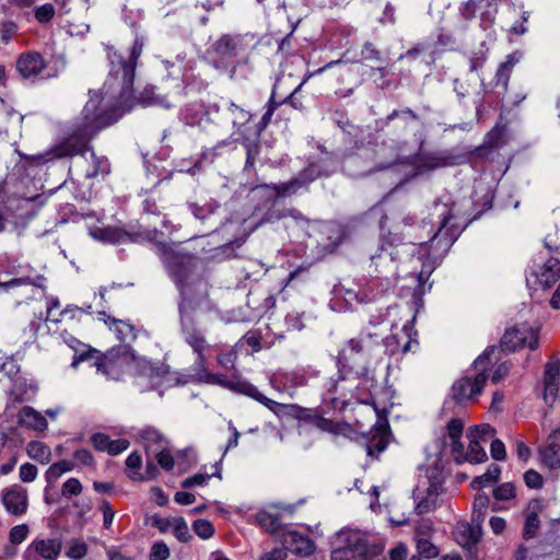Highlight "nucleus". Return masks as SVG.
<instances>
[{
  "label": "nucleus",
  "mask_w": 560,
  "mask_h": 560,
  "mask_svg": "<svg viewBox=\"0 0 560 560\" xmlns=\"http://www.w3.org/2000/svg\"><path fill=\"white\" fill-rule=\"evenodd\" d=\"M520 59L521 55L518 52L506 56V60L499 66L495 73L497 86H502L503 90H506L512 70Z\"/></svg>",
  "instance_id": "c756f323"
},
{
  "label": "nucleus",
  "mask_w": 560,
  "mask_h": 560,
  "mask_svg": "<svg viewBox=\"0 0 560 560\" xmlns=\"http://www.w3.org/2000/svg\"><path fill=\"white\" fill-rule=\"evenodd\" d=\"M207 382L220 384L226 388L232 389L233 392L243 394L245 396H248L253 398L254 400L258 401L259 404L267 407L270 411H272L276 416L280 417L282 415H285L289 412V410L293 409V405H285L277 402L267 396H265L262 393L258 390L256 386L253 384L246 382V381H224L220 376L214 374H207L206 375Z\"/></svg>",
  "instance_id": "6e6552de"
},
{
  "label": "nucleus",
  "mask_w": 560,
  "mask_h": 560,
  "mask_svg": "<svg viewBox=\"0 0 560 560\" xmlns=\"http://www.w3.org/2000/svg\"><path fill=\"white\" fill-rule=\"evenodd\" d=\"M26 451L31 458L42 464H46L50 460V448L42 442L33 441L28 443Z\"/></svg>",
  "instance_id": "e433bc0d"
},
{
  "label": "nucleus",
  "mask_w": 560,
  "mask_h": 560,
  "mask_svg": "<svg viewBox=\"0 0 560 560\" xmlns=\"http://www.w3.org/2000/svg\"><path fill=\"white\" fill-rule=\"evenodd\" d=\"M442 215L443 220L441 225L438 231L434 232L429 242L428 259L430 260V264L425 265L417 277L419 288L429 279L431 272L435 268V265H438L446 255L456 238L454 233L451 232V229L447 228L448 220L451 219L450 213L443 212Z\"/></svg>",
  "instance_id": "0eeeda50"
},
{
  "label": "nucleus",
  "mask_w": 560,
  "mask_h": 560,
  "mask_svg": "<svg viewBox=\"0 0 560 560\" xmlns=\"http://www.w3.org/2000/svg\"><path fill=\"white\" fill-rule=\"evenodd\" d=\"M515 494L514 486L510 482L502 483L493 490V495L497 500H509Z\"/></svg>",
  "instance_id": "6e6d98bb"
},
{
  "label": "nucleus",
  "mask_w": 560,
  "mask_h": 560,
  "mask_svg": "<svg viewBox=\"0 0 560 560\" xmlns=\"http://www.w3.org/2000/svg\"><path fill=\"white\" fill-rule=\"evenodd\" d=\"M361 55L368 61H382L381 52L371 43H366L363 46Z\"/></svg>",
  "instance_id": "e2e57ef3"
},
{
  "label": "nucleus",
  "mask_w": 560,
  "mask_h": 560,
  "mask_svg": "<svg viewBox=\"0 0 560 560\" xmlns=\"http://www.w3.org/2000/svg\"><path fill=\"white\" fill-rule=\"evenodd\" d=\"M373 347V340L371 336H359L348 341L347 346L343 347L338 354V362L342 369L353 366L352 363H357L370 354Z\"/></svg>",
  "instance_id": "ddd939ff"
},
{
  "label": "nucleus",
  "mask_w": 560,
  "mask_h": 560,
  "mask_svg": "<svg viewBox=\"0 0 560 560\" xmlns=\"http://www.w3.org/2000/svg\"><path fill=\"white\" fill-rule=\"evenodd\" d=\"M153 454L155 455V458L162 468L171 470L174 467L173 456L165 450V446L154 452Z\"/></svg>",
  "instance_id": "864d4df0"
},
{
  "label": "nucleus",
  "mask_w": 560,
  "mask_h": 560,
  "mask_svg": "<svg viewBox=\"0 0 560 560\" xmlns=\"http://www.w3.org/2000/svg\"><path fill=\"white\" fill-rule=\"evenodd\" d=\"M501 468L495 464H491L483 475L476 477L471 481V487L474 489H481L493 482H497L499 480Z\"/></svg>",
  "instance_id": "f704fd0d"
},
{
  "label": "nucleus",
  "mask_w": 560,
  "mask_h": 560,
  "mask_svg": "<svg viewBox=\"0 0 560 560\" xmlns=\"http://www.w3.org/2000/svg\"><path fill=\"white\" fill-rule=\"evenodd\" d=\"M67 343L74 349L75 353H74V357H73V360H72V363H71V366L73 369H77L78 365L81 363V362H84V361H89L91 359L94 358V355L97 353L96 350L94 349H86V350H82L80 351L78 347H82V348H85V345L81 343L77 338L70 336L69 339L66 340Z\"/></svg>",
  "instance_id": "72a5a7b5"
},
{
  "label": "nucleus",
  "mask_w": 560,
  "mask_h": 560,
  "mask_svg": "<svg viewBox=\"0 0 560 560\" xmlns=\"http://www.w3.org/2000/svg\"><path fill=\"white\" fill-rule=\"evenodd\" d=\"M456 541L465 547L470 548L475 546L481 538V528L477 526H470L467 523H460L456 526L454 532Z\"/></svg>",
  "instance_id": "a878e982"
},
{
  "label": "nucleus",
  "mask_w": 560,
  "mask_h": 560,
  "mask_svg": "<svg viewBox=\"0 0 560 560\" xmlns=\"http://www.w3.org/2000/svg\"><path fill=\"white\" fill-rule=\"evenodd\" d=\"M287 551L281 548H275L271 551L265 552L260 556V560H285Z\"/></svg>",
  "instance_id": "774afa93"
},
{
  "label": "nucleus",
  "mask_w": 560,
  "mask_h": 560,
  "mask_svg": "<svg viewBox=\"0 0 560 560\" xmlns=\"http://www.w3.org/2000/svg\"><path fill=\"white\" fill-rule=\"evenodd\" d=\"M162 261L184 300L206 294L207 284L197 272V258L174 247H164Z\"/></svg>",
  "instance_id": "f03ea898"
},
{
  "label": "nucleus",
  "mask_w": 560,
  "mask_h": 560,
  "mask_svg": "<svg viewBox=\"0 0 560 560\" xmlns=\"http://www.w3.org/2000/svg\"><path fill=\"white\" fill-rule=\"evenodd\" d=\"M188 207L197 219L205 220L209 215L214 214L215 211L220 208V205L217 201L211 200L202 205H199L197 202H190Z\"/></svg>",
  "instance_id": "ea45409f"
},
{
  "label": "nucleus",
  "mask_w": 560,
  "mask_h": 560,
  "mask_svg": "<svg viewBox=\"0 0 560 560\" xmlns=\"http://www.w3.org/2000/svg\"><path fill=\"white\" fill-rule=\"evenodd\" d=\"M417 551L419 556L425 559H433L439 556L438 547L432 544L427 537H418L417 539Z\"/></svg>",
  "instance_id": "a19ab883"
},
{
  "label": "nucleus",
  "mask_w": 560,
  "mask_h": 560,
  "mask_svg": "<svg viewBox=\"0 0 560 560\" xmlns=\"http://www.w3.org/2000/svg\"><path fill=\"white\" fill-rule=\"evenodd\" d=\"M336 544L342 545L361 556L365 555L368 551L366 537L360 530L345 529L339 532L336 537Z\"/></svg>",
  "instance_id": "6ab92c4d"
},
{
  "label": "nucleus",
  "mask_w": 560,
  "mask_h": 560,
  "mask_svg": "<svg viewBox=\"0 0 560 560\" xmlns=\"http://www.w3.org/2000/svg\"><path fill=\"white\" fill-rule=\"evenodd\" d=\"M136 100L137 103L143 106H161L164 108L171 107V104L166 101L165 97L155 94L154 88L145 89Z\"/></svg>",
  "instance_id": "c9c22d12"
},
{
  "label": "nucleus",
  "mask_w": 560,
  "mask_h": 560,
  "mask_svg": "<svg viewBox=\"0 0 560 560\" xmlns=\"http://www.w3.org/2000/svg\"><path fill=\"white\" fill-rule=\"evenodd\" d=\"M489 497L485 493H479L474 500V518L481 520L488 509Z\"/></svg>",
  "instance_id": "09e8293b"
},
{
  "label": "nucleus",
  "mask_w": 560,
  "mask_h": 560,
  "mask_svg": "<svg viewBox=\"0 0 560 560\" xmlns=\"http://www.w3.org/2000/svg\"><path fill=\"white\" fill-rule=\"evenodd\" d=\"M82 483L77 478H69L61 487V494L66 498L79 495L82 492Z\"/></svg>",
  "instance_id": "de8ad7c7"
},
{
  "label": "nucleus",
  "mask_w": 560,
  "mask_h": 560,
  "mask_svg": "<svg viewBox=\"0 0 560 560\" xmlns=\"http://www.w3.org/2000/svg\"><path fill=\"white\" fill-rule=\"evenodd\" d=\"M73 459L83 466H92L94 464V457L88 450H78L73 454Z\"/></svg>",
  "instance_id": "338daca9"
},
{
  "label": "nucleus",
  "mask_w": 560,
  "mask_h": 560,
  "mask_svg": "<svg viewBox=\"0 0 560 560\" xmlns=\"http://www.w3.org/2000/svg\"><path fill=\"white\" fill-rule=\"evenodd\" d=\"M93 236L107 243H121L125 238V235L114 228L102 229L98 232H95Z\"/></svg>",
  "instance_id": "79ce46f5"
},
{
  "label": "nucleus",
  "mask_w": 560,
  "mask_h": 560,
  "mask_svg": "<svg viewBox=\"0 0 560 560\" xmlns=\"http://www.w3.org/2000/svg\"><path fill=\"white\" fill-rule=\"evenodd\" d=\"M98 318L104 320V323L108 325L113 331H115L117 338L120 341H126L136 338L133 327L130 324L119 319L112 318L105 312H100Z\"/></svg>",
  "instance_id": "c85d7f7f"
},
{
  "label": "nucleus",
  "mask_w": 560,
  "mask_h": 560,
  "mask_svg": "<svg viewBox=\"0 0 560 560\" xmlns=\"http://www.w3.org/2000/svg\"><path fill=\"white\" fill-rule=\"evenodd\" d=\"M28 532L30 529L26 524L15 525L10 529L9 539L14 545L21 544L26 539Z\"/></svg>",
  "instance_id": "8fccbe9b"
},
{
  "label": "nucleus",
  "mask_w": 560,
  "mask_h": 560,
  "mask_svg": "<svg viewBox=\"0 0 560 560\" xmlns=\"http://www.w3.org/2000/svg\"><path fill=\"white\" fill-rule=\"evenodd\" d=\"M463 422L459 419H452L447 424V433L452 441L459 440L463 433Z\"/></svg>",
  "instance_id": "0e129e2a"
},
{
  "label": "nucleus",
  "mask_w": 560,
  "mask_h": 560,
  "mask_svg": "<svg viewBox=\"0 0 560 560\" xmlns=\"http://www.w3.org/2000/svg\"><path fill=\"white\" fill-rule=\"evenodd\" d=\"M487 458L486 451L480 445L479 441L476 440L474 433H470V443L467 454L464 455V459L469 463L479 464L487 460Z\"/></svg>",
  "instance_id": "4c0bfd02"
},
{
  "label": "nucleus",
  "mask_w": 560,
  "mask_h": 560,
  "mask_svg": "<svg viewBox=\"0 0 560 560\" xmlns=\"http://www.w3.org/2000/svg\"><path fill=\"white\" fill-rule=\"evenodd\" d=\"M179 314L182 334L185 342L197 355L195 361L196 370L203 371L206 360L205 353L209 350L210 346L206 340L203 331L196 326L194 318L186 312L183 304L179 305Z\"/></svg>",
  "instance_id": "9d476101"
},
{
  "label": "nucleus",
  "mask_w": 560,
  "mask_h": 560,
  "mask_svg": "<svg viewBox=\"0 0 560 560\" xmlns=\"http://www.w3.org/2000/svg\"><path fill=\"white\" fill-rule=\"evenodd\" d=\"M436 506V497H433L431 493L428 494L427 498L420 500L416 505V511L418 514H425L430 511L434 510Z\"/></svg>",
  "instance_id": "4d7b16f0"
},
{
  "label": "nucleus",
  "mask_w": 560,
  "mask_h": 560,
  "mask_svg": "<svg viewBox=\"0 0 560 560\" xmlns=\"http://www.w3.org/2000/svg\"><path fill=\"white\" fill-rule=\"evenodd\" d=\"M398 162V155L393 147L377 144L373 149H362L346 159L342 168L349 176L358 178L386 170Z\"/></svg>",
  "instance_id": "20e7f679"
},
{
  "label": "nucleus",
  "mask_w": 560,
  "mask_h": 560,
  "mask_svg": "<svg viewBox=\"0 0 560 560\" xmlns=\"http://www.w3.org/2000/svg\"><path fill=\"white\" fill-rule=\"evenodd\" d=\"M412 218L402 210H394L382 217L380 222L382 238L390 245L402 244L405 229L412 225Z\"/></svg>",
  "instance_id": "9b49d317"
},
{
  "label": "nucleus",
  "mask_w": 560,
  "mask_h": 560,
  "mask_svg": "<svg viewBox=\"0 0 560 560\" xmlns=\"http://www.w3.org/2000/svg\"><path fill=\"white\" fill-rule=\"evenodd\" d=\"M34 16L40 24L48 23L55 16V8L51 3H45L34 9Z\"/></svg>",
  "instance_id": "a18cd8bd"
},
{
  "label": "nucleus",
  "mask_w": 560,
  "mask_h": 560,
  "mask_svg": "<svg viewBox=\"0 0 560 560\" xmlns=\"http://www.w3.org/2000/svg\"><path fill=\"white\" fill-rule=\"evenodd\" d=\"M494 347L487 348L474 362L476 375L463 376L454 382L451 388V397L456 404H465L472 400L482 392L487 382V371L491 365L490 355L494 352Z\"/></svg>",
  "instance_id": "423d86ee"
},
{
  "label": "nucleus",
  "mask_w": 560,
  "mask_h": 560,
  "mask_svg": "<svg viewBox=\"0 0 560 560\" xmlns=\"http://www.w3.org/2000/svg\"><path fill=\"white\" fill-rule=\"evenodd\" d=\"M537 281L547 289L560 278V260L557 258L547 259L534 271Z\"/></svg>",
  "instance_id": "5701e85b"
},
{
  "label": "nucleus",
  "mask_w": 560,
  "mask_h": 560,
  "mask_svg": "<svg viewBox=\"0 0 560 560\" xmlns=\"http://www.w3.org/2000/svg\"><path fill=\"white\" fill-rule=\"evenodd\" d=\"M143 44L135 40L126 59L116 50L108 49L110 70L102 91H90V100L82 110V121L74 130L49 151L33 156L38 162H48L90 151L89 142L101 129L112 124L107 117L109 109L128 110L132 107V85L137 60Z\"/></svg>",
  "instance_id": "f257e3e1"
},
{
  "label": "nucleus",
  "mask_w": 560,
  "mask_h": 560,
  "mask_svg": "<svg viewBox=\"0 0 560 560\" xmlns=\"http://www.w3.org/2000/svg\"><path fill=\"white\" fill-rule=\"evenodd\" d=\"M540 511H541V505H540L539 501L535 500V501L529 502L528 513L525 518L524 530H523V537L527 540L534 538L540 527V521H539Z\"/></svg>",
  "instance_id": "bb28decb"
},
{
  "label": "nucleus",
  "mask_w": 560,
  "mask_h": 560,
  "mask_svg": "<svg viewBox=\"0 0 560 560\" xmlns=\"http://www.w3.org/2000/svg\"><path fill=\"white\" fill-rule=\"evenodd\" d=\"M490 453L493 459L495 460H504L506 458V452L504 443L497 439L491 442Z\"/></svg>",
  "instance_id": "680f3d73"
},
{
  "label": "nucleus",
  "mask_w": 560,
  "mask_h": 560,
  "mask_svg": "<svg viewBox=\"0 0 560 560\" xmlns=\"http://www.w3.org/2000/svg\"><path fill=\"white\" fill-rule=\"evenodd\" d=\"M138 438L147 453H154L166 446L163 435L154 428L148 427L139 431Z\"/></svg>",
  "instance_id": "cd10ccee"
},
{
  "label": "nucleus",
  "mask_w": 560,
  "mask_h": 560,
  "mask_svg": "<svg viewBox=\"0 0 560 560\" xmlns=\"http://www.w3.org/2000/svg\"><path fill=\"white\" fill-rule=\"evenodd\" d=\"M228 113L230 114L233 127L240 135L243 136V127H245L249 122L252 118L250 113L234 103H230L228 107Z\"/></svg>",
  "instance_id": "2f4dec72"
},
{
  "label": "nucleus",
  "mask_w": 560,
  "mask_h": 560,
  "mask_svg": "<svg viewBox=\"0 0 560 560\" xmlns=\"http://www.w3.org/2000/svg\"><path fill=\"white\" fill-rule=\"evenodd\" d=\"M60 552V540L37 538L26 547L23 553V560H57Z\"/></svg>",
  "instance_id": "4468645a"
},
{
  "label": "nucleus",
  "mask_w": 560,
  "mask_h": 560,
  "mask_svg": "<svg viewBox=\"0 0 560 560\" xmlns=\"http://www.w3.org/2000/svg\"><path fill=\"white\" fill-rule=\"evenodd\" d=\"M88 552V546L84 541L74 539L70 542L67 556L72 560H81Z\"/></svg>",
  "instance_id": "49530a36"
},
{
  "label": "nucleus",
  "mask_w": 560,
  "mask_h": 560,
  "mask_svg": "<svg viewBox=\"0 0 560 560\" xmlns=\"http://www.w3.org/2000/svg\"><path fill=\"white\" fill-rule=\"evenodd\" d=\"M480 12L482 23H492L497 14V0H468L460 9L464 20L470 21Z\"/></svg>",
  "instance_id": "dca6fc26"
},
{
  "label": "nucleus",
  "mask_w": 560,
  "mask_h": 560,
  "mask_svg": "<svg viewBox=\"0 0 560 560\" xmlns=\"http://www.w3.org/2000/svg\"><path fill=\"white\" fill-rule=\"evenodd\" d=\"M524 481L532 489H538L542 486V477L534 469H529L524 474Z\"/></svg>",
  "instance_id": "052dcab7"
},
{
  "label": "nucleus",
  "mask_w": 560,
  "mask_h": 560,
  "mask_svg": "<svg viewBox=\"0 0 560 560\" xmlns=\"http://www.w3.org/2000/svg\"><path fill=\"white\" fill-rule=\"evenodd\" d=\"M18 422L20 425L35 431H44L48 425L46 418L30 406H25L19 411Z\"/></svg>",
  "instance_id": "393cba45"
},
{
  "label": "nucleus",
  "mask_w": 560,
  "mask_h": 560,
  "mask_svg": "<svg viewBox=\"0 0 560 560\" xmlns=\"http://www.w3.org/2000/svg\"><path fill=\"white\" fill-rule=\"evenodd\" d=\"M559 375V363L548 362L544 373V399L547 404H552L557 397Z\"/></svg>",
  "instance_id": "4be33fe9"
},
{
  "label": "nucleus",
  "mask_w": 560,
  "mask_h": 560,
  "mask_svg": "<svg viewBox=\"0 0 560 560\" xmlns=\"http://www.w3.org/2000/svg\"><path fill=\"white\" fill-rule=\"evenodd\" d=\"M387 423L380 422L376 424V436L366 445L370 456H376L387 447Z\"/></svg>",
  "instance_id": "7c9ffc66"
},
{
  "label": "nucleus",
  "mask_w": 560,
  "mask_h": 560,
  "mask_svg": "<svg viewBox=\"0 0 560 560\" xmlns=\"http://www.w3.org/2000/svg\"><path fill=\"white\" fill-rule=\"evenodd\" d=\"M256 521L269 533H276L280 528V520L277 513L260 511L256 514Z\"/></svg>",
  "instance_id": "58836bf2"
},
{
  "label": "nucleus",
  "mask_w": 560,
  "mask_h": 560,
  "mask_svg": "<svg viewBox=\"0 0 560 560\" xmlns=\"http://www.w3.org/2000/svg\"><path fill=\"white\" fill-rule=\"evenodd\" d=\"M175 537L182 542H188L192 536L189 533L188 525L183 517H175L172 527Z\"/></svg>",
  "instance_id": "37998d69"
},
{
  "label": "nucleus",
  "mask_w": 560,
  "mask_h": 560,
  "mask_svg": "<svg viewBox=\"0 0 560 560\" xmlns=\"http://www.w3.org/2000/svg\"><path fill=\"white\" fill-rule=\"evenodd\" d=\"M92 365L108 380H118L122 374L121 361L115 359L112 353L97 358Z\"/></svg>",
  "instance_id": "b1692460"
},
{
  "label": "nucleus",
  "mask_w": 560,
  "mask_h": 560,
  "mask_svg": "<svg viewBox=\"0 0 560 560\" xmlns=\"http://www.w3.org/2000/svg\"><path fill=\"white\" fill-rule=\"evenodd\" d=\"M192 529L201 539H209L214 534V527L208 520H197L192 524Z\"/></svg>",
  "instance_id": "c03bdc74"
},
{
  "label": "nucleus",
  "mask_w": 560,
  "mask_h": 560,
  "mask_svg": "<svg viewBox=\"0 0 560 560\" xmlns=\"http://www.w3.org/2000/svg\"><path fill=\"white\" fill-rule=\"evenodd\" d=\"M358 557H361V555L354 553V551L342 545H337L331 551V560H355Z\"/></svg>",
  "instance_id": "603ef678"
},
{
  "label": "nucleus",
  "mask_w": 560,
  "mask_h": 560,
  "mask_svg": "<svg viewBox=\"0 0 560 560\" xmlns=\"http://www.w3.org/2000/svg\"><path fill=\"white\" fill-rule=\"evenodd\" d=\"M540 456L546 466L560 467V428L549 434L547 445L540 450Z\"/></svg>",
  "instance_id": "412c9836"
},
{
  "label": "nucleus",
  "mask_w": 560,
  "mask_h": 560,
  "mask_svg": "<svg viewBox=\"0 0 560 560\" xmlns=\"http://www.w3.org/2000/svg\"><path fill=\"white\" fill-rule=\"evenodd\" d=\"M136 385L141 392L159 388H168L186 384L187 380L179 373L172 372L170 366L162 362H152L145 358H139L135 366Z\"/></svg>",
  "instance_id": "39448f33"
},
{
  "label": "nucleus",
  "mask_w": 560,
  "mask_h": 560,
  "mask_svg": "<svg viewBox=\"0 0 560 560\" xmlns=\"http://www.w3.org/2000/svg\"><path fill=\"white\" fill-rule=\"evenodd\" d=\"M282 544L285 549L298 556H310L314 552V542L295 530H288L282 534Z\"/></svg>",
  "instance_id": "a211bd4d"
},
{
  "label": "nucleus",
  "mask_w": 560,
  "mask_h": 560,
  "mask_svg": "<svg viewBox=\"0 0 560 560\" xmlns=\"http://www.w3.org/2000/svg\"><path fill=\"white\" fill-rule=\"evenodd\" d=\"M91 443L96 451L107 452L113 456L122 453L129 446L126 439L110 440L108 435L100 432L92 434Z\"/></svg>",
  "instance_id": "aec40b11"
},
{
  "label": "nucleus",
  "mask_w": 560,
  "mask_h": 560,
  "mask_svg": "<svg viewBox=\"0 0 560 560\" xmlns=\"http://www.w3.org/2000/svg\"><path fill=\"white\" fill-rule=\"evenodd\" d=\"M45 67L44 58L35 51L22 54L16 60V69L24 79L35 78Z\"/></svg>",
  "instance_id": "f3484780"
},
{
  "label": "nucleus",
  "mask_w": 560,
  "mask_h": 560,
  "mask_svg": "<svg viewBox=\"0 0 560 560\" xmlns=\"http://www.w3.org/2000/svg\"><path fill=\"white\" fill-rule=\"evenodd\" d=\"M1 501L8 513L21 516L27 511V490L20 485H13L2 490Z\"/></svg>",
  "instance_id": "2eb2a0df"
},
{
  "label": "nucleus",
  "mask_w": 560,
  "mask_h": 560,
  "mask_svg": "<svg viewBox=\"0 0 560 560\" xmlns=\"http://www.w3.org/2000/svg\"><path fill=\"white\" fill-rule=\"evenodd\" d=\"M89 159L85 160L91 164V170H86V177L92 178L98 175H106L109 173V163L106 158L97 156L93 151H89Z\"/></svg>",
  "instance_id": "473e14b6"
},
{
  "label": "nucleus",
  "mask_w": 560,
  "mask_h": 560,
  "mask_svg": "<svg viewBox=\"0 0 560 560\" xmlns=\"http://www.w3.org/2000/svg\"><path fill=\"white\" fill-rule=\"evenodd\" d=\"M100 509L103 513V526L109 528L115 517V511L108 501H103Z\"/></svg>",
  "instance_id": "69168bd1"
},
{
  "label": "nucleus",
  "mask_w": 560,
  "mask_h": 560,
  "mask_svg": "<svg viewBox=\"0 0 560 560\" xmlns=\"http://www.w3.org/2000/svg\"><path fill=\"white\" fill-rule=\"evenodd\" d=\"M170 557V549L163 541L153 544L150 550V560H166Z\"/></svg>",
  "instance_id": "3c124183"
},
{
  "label": "nucleus",
  "mask_w": 560,
  "mask_h": 560,
  "mask_svg": "<svg viewBox=\"0 0 560 560\" xmlns=\"http://www.w3.org/2000/svg\"><path fill=\"white\" fill-rule=\"evenodd\" d=\"M38 470L37 467L33 464L25 463L20 467V479L23 482H32L37 477Z\"/></svg>",
  "instance_id": "5fc2aeb1"
},
{
  "label": "nucleus",
  "mask_w": 560,
  "mask_h": 560,
  "mask_svg": "<svg viewBox=\"0 0 560 560\" xmlns=\"http://www.w3.org/2000/svg\"><path fill=\"white\" fill-rule=\"evenodd\" d=\"M501 345L508 351H515L525 346L535 350L538 347V332L527 324H522L506 329Z\"/></svg>",
  "instance_id": "f8f14e48"
},
{
  "label": "nucleus",
  "mask_w": 560,
  "mask_h": 560,
  "mask_svg": "<svg viewBox=\"0 0 560 560\" xmlns=\"http://www.w3.org/2000/svg\"><path fill=\"white\" fill-rule=\"evenodd\" d=\"M310 421L315 428L319 429L320 431L336 432L337 430V424L334 421L322 417H312L310 418Z\"/></svg>",
  "instance_id": "13d9d810"
},
{
  "label": "nucleus",
  "mask_w": 560,
  "mask_h": 560,
  "mask_svg": "<svg viewBox=\"0 0 560 560\" xmlns=\"http://www.w3.org/2000/svg\"><path fill=\"white\" fill-rule=\"evenodd\" d=\"M395 118H401L405 121H409V120H418L419 116L410 108H405V109H400V110L395 109L387 116L386 120L392 121Z\"/></svg>",
  "instance_id": "bf43d9fd"
},
{
  "label": "nucleus",
  "mask_w": 560,
  "mask_h": 560,
  "mask_svg": "<svg viewBox=\"0 0 560 560\" xmlns=\"http://www.w3.org/2000/svg\"><path fill=\"white\" fill-rule=\"evenodd\" d=\"M334 170L324 168L322 163H313L304 168L298 177L293 178L288 183L264 185L256 187V189H265L269 197H282L295 194L299 189L307 186L313 180L320 176H328Z\"/></svg>",
  "instance_id": "1a4fd4ad"
},
{
  "label": "nucleus",
  "mask_w": 560,
  "mask_h": 560,
  "mask_svg": "<svg viewBox=\"0 0 560 560\" xmlns=\"http://www.w3.org/2000/svg\"><path fill=\"white\" fill-rule=\"evenodd\" d=\"M252 38L243 34H222L208 48L212 67L230 79H235L237 69L248 63Z\"/></svg>",
  "instance_id": "7ed1b4c3"
}]
</instances>
